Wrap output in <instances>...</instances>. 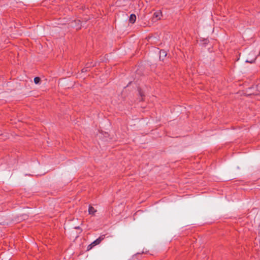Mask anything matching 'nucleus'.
<instances>
[{"label":"nucleus","mask_w":260,"mask_h":260,"mask_svg":"<svg viewBox=\"0 0 260 260\" xmlns=\"http://www.w3.org/2000/svg\"><path fill=\"white\" fill-rule=\"evenodd\" d=\"M139 94L140 95V96L142 98L143 96H145L144 95V94L143 93V92L140 89L139 90Z\"/></svg>","instance_id":"nucleus-10"},{"label":"nucleus","mask_w":260,"mask_h":260,"mask_svg":"<svg viewBox=\"0 0 260 260\" xmlns=\"http://www.w3.org/2000/svg\"><path fill=\"white\" fill-rule=\"evenodd\" d=\"M93 247V246H90V245H89L87 247V250H89L90 249H91L92 247Z\"/></svg>","instance_id":"nucleus-12"},{"label":"nucleus","mask_w":260,"mask_h":260,"mask_svg":"<svg viewBox=\"0 0 260 260\" xmlns=\"http://www.w3.org/2000/svg\"><path fill=\"white\" fill-rule=\"evenodd\" d=\"M161 16L162 15L161 11H157L155 12L153 15V17L152 18V21L155 22L158 20H160Z\"/></svg>","instance_id":"nucleus-2"},{"label":"nucleus","mask_w":260,"mask_h":260,"mask_svg":"<svg viewBox=\"0 0 260 260\" xmlns=\"http://www.w3.org/2000/svg\"><path fill=\"white\" fill-rule=\"evenodd\" d=\"M136 20V16L132 14L130 15L129 21L132 23H134Z\"/></svg>","instance_id":"nucleus-4"},{"label":"nucleus","mask_w":260,"mask_h":260,"mask_svg":"<svg viewBox=\"0 0 260 260\" xmlns=\"http://www.w3.org/2000/svg\"><path fill=\"white\" fill-rule=\"evenodd\" d=\"M249 54H251L253 58H251V59H247L246 60V62H249V63H254L257 58V57L260 55V51H259V53L258 55H256L255 54V51H251Z\"/></svg>","instance_id":"nucleus-1"},{"label":"nucleus","mask_w":260,"mask_h":260,"mask_svg":"<svg viewBox=\"0 0 260 260\" xmlns=\"http://www.w3.org/2000/svg\"><path fill=\"white\" fill-rule=\"evenodd\" d=\"M105 235H102L100 237H99L98 239H96L95 240H94L93 242H92L90 246H95L96 245L99 244L105 238Z\"/></svg>","instance_id":"nucleus-3"},{"label":"nucleus","mask_w":260,"mask_h":260,"mask_svg":"<svg viewBox=\"0 0 260 260\" xmlns=\"http://www.w3.org/2000/svg\"><path fill=\"white\" fill-rule=\"evenodd\" d=\"M77 22H78L79 25L80 24V20H77Z\"/></svg>","instance_id":"nucleus-14"},{"label":"nucleus","mask_w":260,"mask_h":260,"mask_svg":"<svg viewBox=\"0 0 260 260\" xmlns=\"http://www.w3.org/2000/svg\"><path fill=\"white\" fill-rule=\"evenodd\" d=\"M167 55V53L165 50H161L160 51V55H159V58L160 59H162V60L164 59V58L166 57Z\"/></svg>","instance_id":"nucleus-5"},{"label":"nucleus","mask_w":260,"mask_h":260,"mask_svg":"<svg viewBox=\"0 0 260 260\" xmlns=\"http://www.w3.org/2000/svg\"><path fill=\"white\" fill-rule=\"evenodd\" d=\"M78 28H81V27L79 26L78 28H77V29H78Z\"/></svg>","instance_id":"nucleus-15"},{"label":"nucleus","mask_w":260,"mask_h":260,"mask_svg":"<svg viewBox=\"0 0 260 260\" xmlns=\"http://www.w3.org/2000/svg\"><path fill=\"white\" fill-rule=\"evenodd\" d=\"M41 81V79L39 77H36L34 78V82L35 84H39Z\"/></svg>","instance_id":"nucleus-8"},{"label":"nucleus","mask_w":260,"mask_h":260,"mask_svg":"<svg viewBox=\"0 0 260 260\" xmlns=\"http://www.w3.org/2000/svg\"><path fill=\"white\" fill-rule=\"evenodd\" d=\"M96 211V210L94 209L93 207L92 206H89L88 208V212L89 214H94V213Z\"/></svg>","instance_id":"nucleus-6"},{"label":"nucleus","mask_w":260,"mask_h":260,"mask_svg":"<svg viewBox=\"0 0 260 260\" xmlns=\"http://www.w3.org/2000/svg\"><path fill=\"white\" fill-rule=\"evenodd\" d=\"M85 66H86V68H89L91 67H94L95 66V64L94 63H93L92 62H87Z\"/></svg>","instance_id":"nucleus-7"},{"label":"nucleus","mask_w":260,"mask_h":260,"mask_svg":"<svg viewBox=\"0 0 260 260\" xmlns=\"http://www.w3.org/2000/svg\"><path fill=\"white\" fill-rule=\"evenodd\" d=\"M75 229H80V227L79 226H76L75 228Z\"/></svg>","instance_id":"nucleus-13"},{"label":"nucleus","mask_w":260,"mask_h":260,"mask_svg":"<svg viewBox=\"0 0 260 260\" xmlns=\"http://www.w3.org/2000/svg\"><path fill=\"white\" fill-rule=\"evenodd\" d=\"M202 41L203 42V44L204 45H206L209 42V40H208L207 39H204L202 40Z\"/></svg>","instance_id":"nucleus-9"},{"label":"nucleus","mask_w":260,"mask_h":260,"mask_svg":"<svg viewBox=\"0 0 260 260\" xmlns=\"http://www.w3.org/2000/svg\"><path fill=\"white\" fill-rule=\"evenodd\" d=\"M87 69L88 68H86V66H85V67L82 70V72H87Z\"/></svg>","instance_id":"nucleus-11"}]
</instances>
